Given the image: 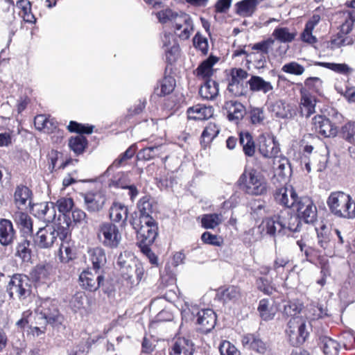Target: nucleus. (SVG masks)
Instances as JSON below:
<instances>
[{
    "label": "nucleus",
    "instance_id": "nucleus-52",
    "mask_svg": "<svg viewBox=\"0 0 355 355\" xmlns=\"http://www.w3.org/2000/svg\"><path fill=\"white\" fill-rule=\"evenodd\" d=\"M315 64L325 67L326 68L340 74L347 75L352 71L350 67L345 63L315 62Z\"/></svg>",
    "mask_w": 355,
    "mask_h": 355
},
{
    "label": "nucleus",
    "instance_id": "nucleus-23",
    "mask_svg": "<svg viewBox=\"0 0 355 355\" xmlns=\"http://www.w3.org/2000/svg\"><path fill=\"white\" fill-rule=\"evenodd\" d=\"M317 343L324 355H338L340 344L330 337L317 332Z\"/></svg>",
    "mask_w": 355,
    "mask_h": 355
},
{
    "label": "nucleus",
    "instance_id": "nucleus-19",
    "mask_svg": "<svg viewBox=\"0 0 355 355\" xmlns=\"http://www.w3.org/2000/svg\"><path fill=\"white\" fill-rule=\"evenodd\" d=\"M279 148L273 136L261 135L259 137V152L265 157H277Z\"/></svg>",
    "mask_w": 355,
    "mask_h": 355
},
{
    "label": "nucleus",
    "instance_id": "nucleus-4",
    "mask_svg": "<svg viewBox=\"0 0 355 355\" xmlns=\"http://www.w3.org/2000/svg\"><path fill=\"white\" fill-rule=\"evenodd\" d=\"M327 205L335 216L346 219L355 218V201L349 194L332 192L327 199Z\"/></svg>",
    "mask_w": 355,
    "mask_h": 355
},
{
    "label": "nucleus",
    "instance_id": "nucleus-2",
    "mask_svg": "<svg viewBox=\"0 0 355 355\" xmlns=\"http://www.w3.org/2000/svg\"><path fill=\"white\" fill-rule=\"evenodd\" d=\"M275 199L276 202L286 207L296 206L300 218H303L306 223H309V218L311 215L310 198L305 196L298 199L293 187L288 185L276 190Z\"/></svg>",
    "mask_w": 355,
    "mask_h": 355
},
{
    "label": "nucleus",
    "instance_id": "nucleus-59",
    "mask_svg": "<svg viewBox=\"0 0 355 355\" xmlns=\"http://www.w3.org/2000/svg\"><path fill=\"white\" fill-rule=\"evenodd\" d=\"M228 90L235 96H242L244 94L243 82L239 79H234L232 76H231L228 84Z\"/></svg>",
    "mask_w": 355,
    "mask_h": 355
},
{
    "label": "nucleus",
    "instance_id": "nucleus-21",
    "mask_svg": "<svg viewBox=\"0 0 355 355\" xmlns=\"http://www.w3.org/2000/svg\"><path fill=\"white\" fill-rule=\"evenodd\" d=\"M229 121L238 123L243 118L246 110L244 105L236 101H229L225 102L223 106Z\"/></svg>",
    "mask_w": 355,
    "mask_h": 355
},
{
    "label": "nucleus",
    "instance_id": "nucleus-22",
    "mask_svg": "<svg viewBox=\"0 0 355 355\" xmlns=\"http://www.w3.org/2000/svg\"><path fill=\"white\" fill-rule=\"evenodd\" d=\"M33 211L36 217L51 223L55 218V210L53 202H41L33 206Z\"/></svg>",
    "mask_w": 355,
    "mask_h": 355
},
{
    "label": "nucleus",
    "instance_id": "nucleus-17",
    "mask_svg": "<svg viewBox=\"0 0 355 355\" xmlns=\"http://www.w3.org/2000/svg\"><path fill=\"white\" fill-rule=\"evenodd\" d=\"M147 227L135 230L137 234V238L139 240V247L141 251L148 256L152 251L150 245L155 241L157 235V228L153 227L146 229Z\"/></svg>",
    "mask_w": 355,
    "mask_h": 355
},
{
    "label": "nucleus",
    "instance_id": "nucleus-11",
    "mask_svg": "<svg viewBox=\"0 0 355 355\" xmlns=\"http://www.w3.org/2000/svg\"><path fill=\"white\" fill-rule=\"evenodd\" d=\"M196 312L198 330L204 334L210 332L215 327L216 323V315L214 311L211 309H202L198 311L193 308L192 314Z\"/></svg>",
    "mask_w": 355,
    "mask_h": 355
},
{
    "label": "nucleus",
    "instance_id": "nucleus-7",
    "mask_svg": "<svg viewBox=\"0 0 355 355\" xmlns=\"http://www.w3.org/2000/svg\"><path fill=\"white\" fill-rule=\"evenodd\" d=\"M6 291L11 298H27L31 293L29 278L21 274L14 275L8 283Z\"/></svg>",
    "mask_w": 355,
    "mask_h": 355
},
{
    "label": "nucleus",
    "instance_id": "nucleus-44",
    "mask_svg": "<svg viewBox=\"0 0 355 355\" xmlns=\"http://www.w3.org/2000/svg\"><path fill=\"white\" fill-rule=\"evenodd\" d=\"M300 93V113L302 116L308 118L311 115V94L305 88H302Z\"/></svg>",
    "mask_w": 355,
    "mask_h": 355
},
{
    "label": "nucleus",
    "instance_id": "nucleus-26",
    "mask_svg": "<svg viewBox=\"0 0 355 355\" xmlns=\"http://www.w3.org/2000/svg\"><path fill=\"white\" fill-rule=\"evenodd\" d=\"M188 119L195 121L207 120L214 114V109L211 106L197 104L187 109Z\"/></svg>",
    "mask_w": 355,
    "mask_h": 355
},
{
    "label": "nucleus",
    "instance_id": "nucleus-54",
    "mask_svg": "<svg viewBox=\"0 0 355 355\" xmlns=\"http://www.w3.org/2000/svg\"><path fill=\"white\" fill-rule=\"evenodd\" d=\"M87 296L83 292L76 293L71 300L70 305L74 311L85 309V301Z\"/></svg>",
    "mask_w": 355,
    "mask_h": 355
},
{
    "label": "nucleus",
    "instance_id": "nucleus-9",
    "mask_svg": "<svg viewBox=\"0 0 355 355\" xmlns=\"http://www.w3.org/2000/svg\"><path fill=\"white\" fill-rule=\"evenodd\" d=\"M98 236L102 243L110 248H117L121 241V234L118 227L110 222H105L99 225Z\"/></svg>",
    "mask_w": 355,
    "mask_h": 355
},
{
    "label": "nucleus",
    "instance_id": "nucleus-43",
    "mask_svg": "<svg viewBox=\"0 0 355 355\" xmlns=\"http://www.w3.org/2000/svg\"><path fill=\"white\" fill-rule=\"evenodd\" d=\"M220 132L219 127L214 123H209L203 130L201 144L205 147L209 145Z\"/></svg>",
    "mask_w": 355,
    "mask_h": 355
},
{
    "label": "nucleus",
    "instance_id": "nucleus-39",
    "mask_svg": "<svg viewBox=\"0 0 355 355\" xmlns=\"http://www.w3.org/2000/svg\"><path fill=\"white\" fill-rule=\"evenodd\" d=\"M16 7L19 10V15L23 18L24 21L34 24L36 18L31 12V4L28 0H19L17 1Z\"/></svg>",
    "mask_w": 355,
    "mask_h": 355
},
{
    "label": "nucleus",
    "instance_id": "nucleus-62",
    "mask_svg": "<svg viewBox=\"0 0 355 355\" xmlns=\"http://www.w3.org/2000/svg\"><path fill=\"white\" fill-rule=\"evenodd\" d=\"M30 241L24 240L17 248V254L24 260L28 261L31 259V250L29 248Z\"/></svg>",
    "mask_w": 355,
    "mask_h": 355
},
{
    "label": "nucleus",
    "instance_id": "nucleus-60",
    "mask_svg": "<svg viewBox=\"0 0 355 355\" xmlns=\"http://www.w3.org/2000/svg\"><path fill=\"white\" fill-rule=\"evenodd\" d=\"M56 206L60 213L66 214L72 209L73 201L71 198H61L57 200Z\"/></svg>",
    "mask_w": 355,
    "mask_h": 355
},
{
    "label": "nucleus",
    "instance_id": "nucleus-56",
    "mask_svg": "<svg viewBox=\"0 0 355 355\" xmlns=\"http://www.w3.org/2000/svg\"><path fill=\"white\" fill-rule=\"evenodd\" d=\"M135 152H136V147L135 145H132L123 154H121V156L118 159H116L113 162L112 165L110 166L107 168L105 173H107L112 166H114L119 167L125 161L132 158L133 157V155L135 154Z\"/></svg>",
    "mask_w": 355,
    "mask_h": 355
},
{
    "label": "nucleus",
    "instance_id": "nucleus-37",
    "mask_svg": "<svg viewBox=\"0 0 355 355\" xmlns=\"http://www.w3.org/2000/svg\"><path fill=\"white\" fill-rule=\"evenodd\" d=\"M199 90L201 97L207 100H212L218 94V84L213 80H205Z\"/></svg>",
    "mask_w": 355,
    "mask_h": 355
},
{
    "label": "nucleus",
    "instance_id": "nucleus-27",
    "mask_svg": "<svg viewBox=\"0 0 355 355\" xmlns=\"http://www.w3.org/2000/svg\"><path fill=\"white\" fill-rule=\"evenodd\" d=\"M343 29V26H340L338 32L331 37L329 46L331 49L352 45L354 43L353 37L349 35L351 31H347Z\"/></svg>",
    "mask_w": 355,
    "mask_h": 355
},
{
    "label": "nucleus",
    "instance_id": "nucleus-35",
    "mask_svg": "<svg viewBox=\"0 0 355 355\" xmlns=\"http://www.w3.org/2000/svg\"><path fill=\"white\" fill-rule=\"evenodd\" d=\"M242 344L244 347L252 349L259 353H264L266 349L265 343L254 334H245L242 337Z\"/></svg>",
    "mask_w": 355,
    "mask_h": 355
},
{
    "label": "nucleus",
    "instance_id": "nucleus-31",
    "mask_svg": "<svg viewBox=\"0 0 355 355\" xmlns=\"http://www.w3.org/2000/svg\"><path fill=\"white\" fill-rule=\"evenodd\" d=\"M61 244L58 251L59 259L62 263H68L75 258V249L73 243L67 234V238L60 239Z\"/></svg>",
    "mask_w": 355,
    "mask_h": 355
},
{
    "label": "nucleus",
    "instance_id": "nucleus-49",
    "mask_svg": "<svg viewBox=\"0 0 355 355\" xmlns=\"http://www.w3.org/2000/svg\"><path fill=\"white\" fill-rule=\"evenodd\" d=\"M87 141L86 138L82 135L71 137L69 141V146L71 150H73L76 155H79L83 153L85 147L87 146Z\"/></svg>",
    "mask_w": 355,
    "mask_h": 355
},
{
    "label": "nucleus",
    "instance_id": "nucleus-10",
    "mask_svg": "<svg viewBox=\"0 0 355 355\" xmlns=\"http://www.w3.org/2000/svg\"><path fill=\"white\" fill-rule=\"evenodd\" d=\"M36 312L40 318L44 319L48 323L61 322V316L58 309L57 302L55 300L46 298L41 300Z\"/></svg>",
    "mask_w": 355,
    "mask_h": 355
},
{
    "label": "nucleus",
    "instance_id": "nucleus-25",
    "mask_svg": "<svg viewBox=\"0 0 355 355\" xmlns=\"http://www.w3.org/2000/svg\"><path fill=\"white\" fill-rule=\"evenodd\" d=\"M218 61V58L214 55L202 61L194 71L196 77L204 80H211V77L214 72L213 67Z\"/></svg>",
    "mask_w": 355,
    "mask_h": 355
},
{
    "label": "nucleus",
    "instance_id": "nucleus-34",
    "mask_svg": "<svg viewBox=\"0 0 355 355\" xmlns=\"http://www.w3.org/2000/svg\"><path fill=\"white\" fill-rule=\"evenodd\" d=\"M166 151V146L163 144L148 146L141 150L137 157L140 159L150 160L160 157Z\"/></svg>",
    "mask_w": 355,
    "mask_h": 355
},
{
    "label": "nucleus",
    "instance_id": "nucleus-38",
    "mask_svg": "<svg viewBox=\"0 0 355 355\" xmlns=\"http://www.w3.org/2000/svg\"><path fill=\"white\" fill-rule=\"evenodd\" d=\"M13 218L24 233L27 234L33 233V222L30 216L22 211H17Z\"/></svg>",
    "mask_w": 355,
    "mask_h": 355
},
{
    "label": "nucleus",
    "instance_id": "nucleus-61",
    "mask_svg": "<svg viewBox=\"0 0 355 355\" xmlns=\"http://www.w3.org/2000/svg\"><path fill=\"white\" fill-rule=\"evenodd\" d=\"M250 121L254 125H260L263 123L265 114L263 110L260 107H252L250 111Z\"/></svg>",
    "mask_w": 355,
    "mask_h": 355
},
{
    "label": "nucleus",
    "instance_id": "nucleus-5",
    "mask_svg": "<svg viewBox=\"0 0 355 355\" xmlns=\"http://www.w3.org/2000/svg\"><path fill=\"white\" fill-rule=\"evenodd\" d=\"M157 17L163 24L173 20L175 33L182 40L188 39L193 30V21L190 16L186 13L179 15L171 9H166L158 12Z\"/></svg>",
    "mask_w": 355,
    "mask_h": 355
},
{
    "label": "nucleus",
    "instance_id": "nucleus-48",
    "mask_svg": "<svg viewBox=\"0 0 355 355\" xmlns=\"http://www.w3.org/2000/svg\"><path fill=\"white\" fill-rule=\"evenodd\" d=\"M241 294L240 289L234 286H229L224 289L220 293L222 300L225 302H235L241 298Z\"/></svg>",
    "mask_w": 355,
    "mask_h": 355
},
{
    "label": "nucleus",
    "instance_id": "nucleus-1",
    "mask_svg": "<svg viewBox=\"0 0 355 355\" xmlns=\"http://www.w3.org/2000/svg\"><path fill=\"white\" fill-rule=\"evenodd\" d=\"M303 309V304L297 301L288 302L284 306L283 313L288 317H291L288 322L286 332L290 343L294 346L304 343L309 334L306 329V320L297 316Z\"/></svg>",
    "mask_w": 355,
    "mask_h": 355
},
{
    "label": "nucleus",
    "instance_id": "nucleus-13",
    "mask_svg": "<svg viewBox=\"0 0 355 355\" xmlns=\"http://www.w3.org/2000/svg\"><path fill=\"white\" fill-rule=\"evenodd\" d=\"M119 270L123 278L131 285L138 284L144 275V268L142 264L136 261Z\"/></svg>",
    "mask_w": 355,
    "mask_h": 355
},
{
    "label": "nucleus",
    "instance_id": "nucleus-20",
    "mask_svg": "<svg viewBox=\"0 0 355 355\" xmlns=\"http://www.w3.org/2000/svg\"><path fill=\"white\" fill-rule=\"evenodd\" d=\"M32 201V191L26 186L18 185L14 193V202L19 209H26L31 206Z\"/></svg>",
    "mask_w": 355,
    "mask_h": 355
},
{
    "label": "nucleus",
    "instance_id": "nucleus-45",
    "mask_svg": "<svg viewBox=\"0 0 355 355\" xmlns=\"http://www.w3.org/2000/svg\"><path fill=\"white\" fill-rule=\"evenodd\" d=\"M223 222L220 214H207L202 216L201 224L205 229H214Z\"/></svg>",
    "mask_w": 355,
    "mask_h": 355
},
{
    "label": "nucleus",
    "instance_id": "nucleus-12",
    "mask_svg": "<svg viewBox=\"0 0 355 355\" xmlns=\"http://www.w3.org/2000/svg\"><path fill=\"white\" fill-rule=\"evenodd\" d=\"M80 196L83 198L85 208L89 213L101 211L106 201L105 195L99 191L81 193Z\"/></svg>",
    "mask_w": 355,
    "mask_h": 355
},
{
    "label": "nucleus",
    "instance_id": "nucleus-16",
    "mask_svg": "<svg viewBox=\"0 0 355 355\" xmlns=\"http://www.w3.org/2000/svg\"><path fill=\"white\" fill-rule=\"evenodd\" d=\"M312 123L315 132L324 137H335L338 133L337 127L323 115L315 116L312 119Z\"/></svg>",
    "mask_w": 355,
    "mask_h": 355
},
{
    "label": "nucleus",
    "instance_id": "nucleus-55",
    "mask_svg": "<svg viewBox=\"0 0 355 355\" xmlns=\"http://www.w3.org/2000/svg\"><path fill=\"white\" fill-rule=\"evenodd\" d=\"M289 221L286 220V219L282 216V219L284 220L287 225L286 228V234H287L288 232H297L300 231V224L301 223V220H303L305 223H306L303 218H300L299 215L297 214V216H291L288 212L287 213Z\"/></svg>",
    "mask_w": 355,
    "mask_h": 355
},
{
    "label": "nucleus",
    "instance_id": "nucleus-29",
    "mask_svg": "<svg viewBox=\"0 0 355 355\" xmlns=\"http://www.w3.org/2000/svg\"><path fill=\"white\" fill-rule=\"evenodd\" d=\"M15 238V231L12 223L8 219L0 220V243L7 246L10 245Z\"/></svg>",
    "mask_w": 355,
    "mask_h": 355
},
{
    "label": "nucleus",
    "instance_id": "nucleus-8",
    "mask_svg": "<svg viewBox=\"0 0 355 355\" xmlns=\"http://www.w3.org/2000/svg\"><path fill=\"white\" fill-rule=\"evenodd\" d=\"M139 213H135L130 223L134 230H138L147 227L146 229L155 227L157 228V225L153 217L150 216L152 205L148 200H141L139 205Z\"/></svg>",
    "mask_w": 355,
    "mask_h": 355
},
{
    "label": "nucleus",
    "instance_id": "nucleus-14",
    "mask_svg": "<svg viewBox=\"0 0 355 355\" xmlns=\"http://www.w3.org/2000/svg\"><path fill=\"white\" fill-rule=\"evenodd\" d=\"M130 173L120 172L116 174L109 183L110 187L121 188L128 190V195L132 200L138 195L137 187L132 184Z\"/></svg>",
    "mask_w": 355,
    "mask_h": 355
},
{
    "label": "nucleus",
    "instance_id": "nucleus-40",
    "mask_svg": "<svg viewBox=\"0 0 355 355\" xmlns=\"http://www.w3.org/2000/svg\"><path fill=\"white\" fill-rule=\"evenodd\" d=\"M268 109L278 118L285 119L291 115L288 105L283 100H277L270 103Z\"/></svg>",
    "mask_w": 355,
    "mask_h": 355
},
{
    "label": "nucleus",
    "instance_id": "nucleus-15",
    "mask_svg": "<svg viewBox=\"0 0 355 355\" xmlns=\"http://www.w3.org/2000/svg\"><path fill=\"white\" fill-rule=\"evenodd\" d=\"M104 281V277L100 275L97 270L94 272L89 270L83 271L79 275L80 286L89 291H96Z\"/></svg>",
    "mask_w": 355,
    "mask_h": 355
},
{
    "label": "nucleus",
    "instance_id": "nucleus-57",
    "mask_svg": "<svg viewBox=\"0 0 355 355\" xmlns=\"http://www.w3.org/2000/svg\"><path fill=\"white\" fill-rule=\"evenodd\" d=\"M282 71L292 75L300 76L304 72V67L296 62H291L282 66Z\"/></svg>",
    "mask_w": 355,
    "mask_h": 355
},
{
    "label": "nucleus",
    "instance_id": "nucleus-63",
    "mask_svg": "<svg viewBox=\"0 0 355 355\" xmlns=\"http://www.w3.org/2000/svg\"><path fill=\"white\" fill-rule=\"evenodd\" d=\"M201 240L206 244L214 246H220L223 241L220 236L213 234L209 232H205L202 234Z\"/></svg>",
    "mask_w": 355,
    "mask_h": 355
},
{
    "label": "nucleus",
    "instance_id": "nucleus-18",
    "mask_svg": "<svg viewBox=\"0 0 355 355\" xmlns=\"http://www.w3.org/2000/svg\"><path fill=\"white\" fill-rule=\"evenodd\" d=\"M286 223L282 219V216L275 218H267L263 220L259 226L261 233L275 236L277 232L279 234H286Z\"/></svg>",
    "mask_w": 355,
    "mask_h": 355
},
{
    "label": "nucleus",
    "instance_id": "nucleus-32",
    "mask_svg": "<svg viewBox=\"0 0 355 355\" xmlns=\"http://www.w3.org/2000/svg\"><path fill=\"white\" fill-rule=\"evenodd\" d=\"M87 258L95 270H98L106 263L105 250L99 247L89 248L87 251Z\"/></svg>",
    "mask_w": 355,
    "mask_h": 355
},
{
    "label": "nucleus",
    "instance_id": "nucleus-51",
    "mask_svg": "<svg viewBox=\"0 0 355 355\" xmlns=\"http://www.w3.org/2000/svg\"><path fill=\"white\" fill-rule=\"evenodd\" d=\"M340 135L345 140L353 144L355 137V121H349L343 125Z\"/></svg>",
    "mask_w": 355,
    "mask_h": 355
},
{
    "label": "nucleus",
    "instance_id": "nucleus-36",
    "mask_svg": "<svg viewBox=\"0 0 355 355\" xmlns=\"http://www.w3.org/2000/svg\"><path fill=\"white\" fill-rule=\"evenodd\" d=\"M272 36L282 43H290L297 36V31L288 27H277L273 31Z\"/></svg>",
    "mask_w": 355,
    "mask_h": 355
},
{
    "label": "nucleus",
    "instance_id": "nucleus-58",
    "mask_svg": "<svg viewBox=\"0 0 355 355\" xmlns=\"http://www.w3.org/2000/svg\"><path fill=\"white\" fill-rule=\"evenodd\" d=\"M194 46L200 50L204 55L207 54L209 44L207 37L197 33L193 39Z\"/></svg>",
    "mask_w": 355,
    "mask_h": 355
},
{
    "label": "nucleus",
    "instance_id": "nucleus-46",
    "mask_svg": "<svg viewBox=\"0 0 355 355\" xmlns=\"http://www.w3.org/2000/svg\"><path fill=\"white\" fill-rule=\"evenodd\" d=\"M239 139L245 154L250 157L252 156L255 152V145L251 135L247 132H241Z\"/></svg>",
    "mask_w": 355,
    "mask_h": 355
},
{
    "label": "nucleus",
    "instance_id": "nucleus-24",
    "mask_svg": "<svg viewBox=\"0 0 355 355\" xmlns=\"http://www.w3.org/2000/svg\"><path fill=\"white\" fill-rule=\"evenodd\" d=\"M274 178L284 182L291 174L289 161L286 157H277L273 160Z\"/></svg>",
    "mask_w": 355,
    "mask_h": 355
},
{
    "label": "nucleus",
    "instance_id": "nucleus-47",
    "mask_svg": "<svg viewBox=\"0 0 355 355\" xmlns=\"http://www.w3.org/2000/svg\"><path fill=\"white\" fill-rule=\"evenodd\" d=\"M314 225L317 233L318 243L320 245V247L325 249L329 241V228L325 224L322 223V221L319 223H318L316 221Z\"/></svg>",
    "mask_w": 355,
    "mask_h": 355
},
{
    "label": "nucleus",
    "instance_id": "nucleus-30",
    "mask_svg": "<svg viewBox=\"0 0 355 355\" xmlns=\"http://www.w3.org/2000/svg\"><path fill=\"white\" fill-rule=\"evenodd\" d=\"M193 343L185 338H177L171 347V355H192L193 353Z\"/></svg>",
    "mask_w": 355,
    "mask_h": 355
},
{
    "label": "nucleus",
    "instance_id": "nucleus-64",
    "mask_svg": "<svg viewBox=\"0 0 355 355\" xmlns=\"http://www.w3.org/2000/svg\"><path fill=\"white\" fill-rule=\"evenodd\" d=\"M220 355H240V352L230 343V342L224 340L219 346Z\"/></svg>",
    "mask_w": 355,
    "mask_h": 355
},
{
    "label": "nucleus",
    "instance_id": "nucleus-41",
    "mask_svg": "<svg viewBox=\"0 0 355 355\" xmlns=\"http://www.w3.org/2000/svg\"><path fill=\"white\" fill-rule=\"evenodd\" d=\"M51 271L49 266L38 265L32 270L31 278L35 282L46 283L50 279Z\"/></svg>",
    "mask_w": 355,
    "mask_h": 355
},
{
    "label": "nucleus",
    "instance_id": "nucleus-6",
    "mask_svg": "<svg viewBox=\"0 0 355 355\" xmlns=\"http://www.w3.org/2000/svg\"><path fill=\"white\" fill-rule=\"evenodd\" d=\"M68 234V230L63 227L46 225L41 227L34 236L35 245L41 249H50L57 244L60 239H64Z\"/></svg>",
    "mask_w": 355,
    "mask_h": 355
},
{
    "label": "nucleus",
    "instance_id": "nucleus-3",
    "mask_svg": "<svg viewBox=\"0 0 355 355\" xmlns=\"http://www.w3.org/2000/svg\"><path fill=\"white\" fill-rule=\"evenodd\" d=\"M240 189L250 196H263L268 192V185L263 175L255 169H245L239 179Z\"/></svg>",
    "mask_w": 355,
    "mask_h": 355
},
{
    "label": "nucleus",
    "instance_id": "nucleus-28",
    "mask_svg": "<svg viewBox=\"0 0 355 355\" xmlns=\"http://www.w3.org/2000/svg\"><path fill=\"white\" fill-rule=\"evenodd\" d=\"M109 215L112 222L125 226L128 216V207L120 202H114L110 209Z\"/></svg>",
    "mask_w": 355,
    "mask_h": 355
},
{
    "label": "nucleus",
    "instance_id": "nucleus-50",
    "mask_svg": "<svg viewBox=\"0 0 355 355\" xmlns=\"http://www.w3.org/2000/svg\"><path fill=\"white\" fill-rule=\"evenodd\" d=\"M162 42L166 54L175 55L178 53L179 46L176 44L173 34L164 33L162 37Z\"/></svg>",
    "mask_w": 355,
    "mask_h": 355
},
{
    "label": "nucleus",
    "instance_id": "nucleus-33",
    "mask_svg": "<svg viewBox=\"0 0 355 355\" xmlns=\"http://www.w3.org/2000/svg\"><path fill=\"white\" fill-rule=\"evenodd\" d=\"M250 89L254 92H262L267 94L273 90V86L270 82L265 80L258 76H252L248 81Z\"/></svg>",
    "mask_w": 355,
    "mask_h": 355
},
{
    "label": "nucleus",
    "instance_id": "nucleus-53",
    "mask_svg": "<svg viewBox=\"0 0 355 355\" xmlns=\"http://www.w3.org/2000/svg\"><path fill=\"white\" fill-rule=\"evenodd\" d=\"M258 311L261 318L264 320H272L275 315L272 311V309L270 307L269 300L267 299H262L260 300L258 306Z\"/></svg>",
    "mask_w": 355,
    "mask_h": 355
},
{
    "label": "nucleus",
    "instance_id": "nucleus-42",
    "mask_svg": "<svg viewBox=\"0 0 355 355\" xmlns=\"http://www.w3.org/2000/svg\"><path fill=\"white\" fill-rule=\"evenodd\" d=\"M175 86V79L171 76H166L159 83L155 92L159 96H164L171 94L174 90Z\"/></svg>",
    "mask_w": 355,
    "mask_h": 355
}]
</instances>
